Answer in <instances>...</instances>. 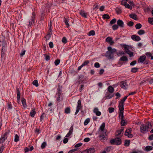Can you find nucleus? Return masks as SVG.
I'll return each instance as SVG.
<instances>
[{
	"label": "nucleus",
	"mask_w": 153,
	"mask_h": 153,
	"mask_svg": "<svg viewBox=\"0 0 153 153\" xmlns=\"http://www.w3.org/2000/svg\"><path fill=\"white\" fill-rule=\"evenodd\" d=\"M149 126H150L151 127H152V125L150 122H148L147 125L144 124H142L140 127V131L142 133L145 134L149 131Z\"/></svg>",
	"instance_id": "obj_1"
},
{
	"label": "nucleus",
	"mask_w": 153,
	"mask_h": 153,
	"mask_svg": "<svg viewBox=\"0 0 153 153\" xmlns=\"http://www.w3.org/2000/svg\"><path fill=\"white\" fill-rule=\"evenodd\" d=\"M100 135L98 138L101 141L104 142L107 140L108 139L107 135L106 132H98Z\"/></svg>",
	"instance_id": "obj_2"
},
{
	"label": "nucleus",
	"mask_w": 153,
	"mask_h": 153,
	"mask_svg": "<svg viewBox=\"0 0 153 153\" xmlns=\"http://www.w3.org/2000/svg\"><path fill=\"white\" fill-rule=\"evenodd\" d=\"M110 143L112 145H118L121 144L122 141L120 138L117 137L114 139L111 140Z\"/></svg>",
	"instance_id": "obj_3"
},
{
	"label": "nucleus",
	"mask_w": 153,
	"mask_h": 153,
	"mask_svg": "<svg viewBox=\"0 0 153 153\" xmlns=\"http://www.w3.org/2000/svg\"><path fill=\"white\" fill-rule=\"evenodd\" d=\"M35 13L33 12L32 14V16L28 20V23L27 24V25L29 27H31L34 24L35 19Z\"/></svg>",
	"instance_id": "obj_4"
},
{
	"label": "nucleus",
	"mask_w": 153,
	"mask_h": 153,
	"mask_svg": "<svg viewBox=\"0 0 153 153\" xmlns=\"http://www.w3.org/2000/svg\"><path fill=\"white\" fill-rule=\"evenodd\" d=\"M10 132V131H6L4 134L2 135L0 138V143H3L5 140L7 139V135Z\"/></svg>",
	"instance_id": "obj_5"
},
{
	"label": "nucleus",
	"mask_w": 153,
	"mask_h": 153,
	"mask_svg": "<svg viewBox=\"0 0 153 153\" xmlns=\"http://www.w3.org/2000/svg\"><path fill=\"white\" fill-rule=\"evenodd\" d=\"M132 131V129L131 128L126 129L125 133V135L128 138H132L133 137V135L131 133Z\"/></svg>",
	"instance_id": "obj_6"
},
{
	"label": "nucleus",
	"mask_w": 153,
	"mask_h": 153,
	"mask_svg": "<svg viewBox=\"0 0 153 153\" xmlns=\"http://www.w3.org/2000/svg\"><path fill=\"white\" fill-rule=\"evenodd\" d=\"M82 107L81 101L80 100H78L77 102V105L76 107V110L75 113V114H76L79 112V110Z\"/></svg>",
	"instance_id": "obj_7"
},
{
	"label": "nucleus",
	"mask_w": 153,
	"mask_h": 153,
	"mask_svg": "<svg viewBox=\"0 0 153 153\" xmlns=\"http://www.w3.org/2000/svg\"><path fill=\"white\" fill-rule=\"evenodd\" d=\"M105 123H102L99 129L98 132H107L106 130L105 129Z\"/></svg>",
	"instance_id": "obj_8"
},
{
	"label": "nucleus",
	"mask_w": 153,
	"mask_h": 153,
	"mask_svg": "<svg viewBox=\"0 0 153 153\" xmlns=\"http://www.w3.org/2000/svg\"><path fill=\"white\" fill-rule=\"evenodd\" d=\"M117 24L118 27H119L121 28H123L124 27V24L122 20L119 19L117 21Z\"/></svg>",
	"instance_id": "obj_9"
},
{
	"label": "nucleus",
	"mask_w": 153,
	"mask_h": 153,
	"mask_svg": "<svg viewBox=\"0 0 153 153\" xmlns=\"http://www.w3.org/2000/svg\"><path fill=\"white\" fill-rule=\"evenodd\" d=\"M51 5V3L48 2L46 4H45V6L44 7H42V8H43V9H44V10H45V11L46 12H48L50 8Z\"/></svg>",
	"instance_id": "obj_10"
},
{
	"label": "nucleus",
	"mask_w": 153,
	"mask_h": 153,
	"mask_svg": "<svg viewBox=\"0 0 153 153\" xmlns=\"http://www.w3.org/2000/svg\"><path fill=\"white\" fill-rule=\"evenodd\" d=\"M121 87L124 89H126L128 87V85L126 82L122 81L120 82Z\"/></svg>",
	"instance_id": "obj_11"
},
{
	"label": "nucleus",
	"mask_w": 153,
	"mask_h": 153,
	"mask_svg": "<svg viewBox=\"0 0 153 153\" xmlns=\"http://www.w3.org/2000/svg\"><path fill=\"white\" fill-rule=\"evenodd\" d=\"M124 48L125 52L129 55L130 57H132L133 56V52L131 51L127 47H125Z\"/></svg>",
	"instance_id": "obj_12"
},
{
	"label": "nucleus",
	"mask_w": 153,
	"mask_h": 153,
	"mask_svg": "<svg viewBox=\"0 0 153 153\" xmlns=\"http://www.w3.org/2000/svg\"><path fill=\"white\" fill-rule=\"evenodd\" d=\"M131 39L135 41L138 42L141 40L139 36L135 35L131 36Z\"/></svg>",
	"instance_id": "obj_13"
},
{
	"label": "nucleus",
	"mask_w": 153,
	"mask_h": 153,
	"mask_svg": "<svg viewBox=\"0 0 153 153\" xmlns=\"http://www.w3.org/2000/svg\"><path fill=\"white\" fill-rule=\"evenodd\" d=\"M107 49L108 51L110 52L112 56H114L113 55L114 53L117 51V50L115 49H112L111 47H108L107 48Z\"/></svg>",
	"instance_id": "obj_14"
},
{
	"label": "nucleus",
	"mask_w": 153,
	"mask_h": 153,
	"mask_svg": "<svg viewBox=\"0 0 153 153\" xmlns=\"http://www.w3.org/2000/svg\"><path fill=\"white\" fill-rule=\"evenodd\" d=\"M79 80L78 81V82L80 84L81 82L85 81L86 80V78L84 76L81 75L78 77Z\"/></svg>",
	"instance_id": "obj_15"
},
{
	"label": "nucleus",
	"mask_w": 153,
	"mask_h": 153,
	"mask_svg": "<svg viewBox=\"0 0 153 153\" xmlns=\"http://www.w3.org/2000/svg\"><path fill=\"white\" fill-rule=\"evenodd\" d=\"M93 112L95 113L96 115L97 116H100L101 114V112L99 111L98 109L97 108H95L93 110Z\"/></svg>",
	"instance_id": "obj_16"
},
{
	"label": "nucleus",
	"mask_w": 153,
	"mask_h": 153,
	"mask_svg": "<svg viewBox=\"0 0 153 153\" xmlns=\"http://www.w3.org/2000/svg\"><path fill=\"white\" fill-rule=\"evenodd\" d=\"M146 58V57L144 55L140 56L138 59V62L143 63L144 61L145 60Z\"/></svg>",
	"instance_id": "obj_17"
},
{
	"label": "nucleus",
	"mask_w": 153,
	"mask_h": 153,
	"mask_svg": "<svg viewBox=\"0 0 153 153\" xmlns=\"http://www.w3.org/2000/svg\"><path fill=\"white\" fill-rule=\"evenodd\" d=\"M105 56L109 59H113L114 57V56H112L108 51L106 52Z\"/></svg>",
	"instance_id": "obj_18"
},
{
	"label": "nucleus",
	"mask_w": 153,
	"mask_h": 153,
	"mask_svg": "<svg viewBox=\"0 0 153 153\" xmlns=\"http://www.w3.org/2000/svg\"><path fill=\"white\" fill-rule=\"evenodd\" d=\"M120 111H123L124 110V104L120 102L119 105Z\"/></svg>",
	"instance_id": "obj_19"
},
{
	"label": "nucleus",
	"mask_w": 153,
	"mask_h": 153,
	"mask_svg": "<svg viewBox=\"0 0 153 153\" xmlns=\"http://www.w3.org/2000/svg\"><path fill=\"white\" fill-rule=\"evenodd\" d=\"M107 89L108 92L112 94L114 92V88L111 86H109Z\"/></svg>",
	"instance_id": "obj_20"
},
{
	"label": "nucleus",
	"mask_w": 153,
	"mask_h": 153,
	"mask_svg": "<svg viewBox=\"0 0 153 153\" xmlns=\"http://www.w3.org/2000/svg\"><path fill=\"white\" fill-rule=\"evenodd\" d=\"M80 14L82 17L85 18H87V13H86L85 11L83 10H81L80 12Z\"/></svg>",
	"instance_id": "obj_21"
},
{
	"label": "nucleus",
	"mask_w": 153,
	"mask_h": 153,
	"mask_svg": "<svg viewBox=\"0 0 153 153\" xmlns=\"http://www.w3.org/2000/svg\"><path fill=\"white\" fill-rule=\"evenodd\" d=\"M106 98L107 99L111 98L114 96L113 94L108 92L106 94Z\"/></svg>",
	"instance_id": "obj_22"
},
{
	"label": "nucleus",
	"mask_w": 153,
	"mask_h": 153,
	"mask_svg": "<svg viewBox=\"0 0 153 153\" xmlns=\"http://www.w3.org/2000/svg\"><path fill=\"white\" fill-rule=\"evenodd\" d=\"M153 149V147L151 146H148L146 147L145 150L146 152L152 150Z\"/></svg>",
	"instance_id": "obj_23"
},
{
	"label": "nucleus",
	"mask_w": 153,
	"mask_h": 153,
	"mask_svg": "<svg viewBox=\"0 0 153 153\" xmlns=\"http://www.w3.org/2000/svg\"><path fill=\"white\" fill-rule=\"evenodd\" d=\"M129 17L135 20H137V15L135 14H131L129 15Z\"/></svg>",
	"instance_id": "obj_24"
},
{
	"label": "nucleus",
	"mask_w": 153,
	"mask_h": 153,
	"mask_svg": "<svg viewBox=\"0 0 153 153\" xmlns=\"http://www.w3.org/2000/svg\"><path fill=\"white\" fill-rule=\"evenodd\" d=\"M123 129H121L120 130H117L116 132V136H117L119 135L122 133H123Z\"/></svg>",
	"instance_id": "obj_25"
},
{
	"label": "nucleus",
	"mask_w": 153,
	"mask_h": 153,
	"mask_svg": "<svg viewBox=\"0 0 153 153\" xmlns=\"http://www.w3.org/2000/svg\"><path fill=\"white\" fill-rule=\"evenodd\" d=\"M22 102L23 107L25 108H26L27 105L26 103V100L24 98H23L22 99Z\"/></svg>",
	"instance_id": "obj_26"
},
{
	"label": "nucleus",
	"mask_w": 153,
	"mask_h": 153,
	"mask_svg": "<svg viewBox=\"0 0 153 153\" xmlns=\"http://www.w3.org/2000/svg\"><path fill=\"white\" fill-rule=\"evenodd\" d=\"M61 90L60 89V88H58V93H57V94L58 95V98H57V101H59L60 100V95L61 94Z\"/></svg>",
	"instance_id": "obj_27"
},
{
	"label": "nucleus",
	"mask_w": 153,
	"mask_h": 153,
	"mask_svg": "<svg viewBox=\"0 0 153 153\" xmlns=\"http://www.w3.org/2000/svg\"><path fill=\"white\" fill-rule=\"evenodd\" d=\"M120 60L123 61H128V59L126 56H123L120 58Z\"/></svg>",
	"instance_id": "obj_28"
},
{
	"label": "nucleus",
	"mask_w": 153,
	"mask_h": 153,
	"mask_svg": "<svg viewBox=\"0 0 153 153\" xmlns=\"http://www.w3.org/2000/svg\"><path fill=\"white\" fill-rule=\"evenodd\" d=\"M87 150L88 153H94L95 151V149L94 148H90Z\"/></svg>",
	"instance_id": "obj_29"
},
{
	"label": "nucleus",
	"mask_w": 153,
	"mask_h": 153,
	"mask_svg": "<svg viewBox=\"0 0 153 153\" xmlns=\"http://www.w3.org/2000/svg\"><path fill=\"white\" fill-rule=\"evenodd\" d=\"M116 12L117 14H121L122 13V10L120 8L116 7L115 9Z\"/></svg>",
	"instance_id": "obj_30"
},
{
	"label": "nucleus",
	"mask_w": 153,
	"mask_h": 153,
	"mask_svg": "<svg viewBox=\"0 0 153 153\" xmlns=\"http://www.w3.org/2000/svg\"><path fill=\"white\" fill-rule=\"evenodd\" d=\"M95 32L94 30H91L89 32L88 35L89 36H94L95 35Z\"/></svg>",
	"instance_id": "obj_31"
},
{
	"label": "nucleus",
	"mask_w": 153,
	"mask_h": 153,
	"mask_svg": "<svg viewBox=\"0 0 153 153\" xmlns=\"http://www.w3.org/2000/svg\"><path fill=\"white\" fill-rule=\"evenodd\" d=\"M130 140H126L125 141L124 145L126 146H129Z\"/></svg>",
	"instance_id": "obj_32"
},
{
	"label": "nucleus",
	"mask_w": 153,
	"mask_h": 153,
	"mask_svg": "<svg viewBox=\"0 0 153 153\" xmlns=\"http://www.w3.org/2000/svg\"><path fill=\"white\" fill-rule=\"evenodd\" d=\"M145 33V31L144 30H140L138 31L137 33L138 34L140 35H142L144 34Z\"/></svg>",
	"instance_id": "obj_33"
},
{
	"label": "nucleus",
	"mask_w": 153,
	"mask_h": 153,
	"mask_svg": "<svg viewBox=\"0 0 153 153\" xmlns=\"http://www.w3.org/2000/svg\"><path fill=\"white\" fill-rule=\"evenodd\" d=\"M36 113V112L34 111V110H32L30 112V116L32 117H34Z\"/></svg>",
	"instance_id": "obj_34"
},
{
	"label": "nucleus",
	"mask_w": 153,
	"mask_h": 153,
	"mask_svg": "<svg viewBox=\"0 0 153 153\" xmlns=\"http://www.w3.org/2000/svg\"><path fill=\"white\" fill-rule=\"evenodd\" d=\"M20 91L19 90V89L17 88V98L18 100H20Z\"/></svg>",
	"instance_id": "obj_35"
},
{
	"label": "nucleus",
	"mask_w": 153,
	"mask_h": 153,
	"mask_svg": "<svg viewBox=\"0 0 153 153\" xmlns=\"http://www.w3.org/2000/svg\"><path fill=\"white\" fill-rule=\"evenodd\" d=\"M43 8H42V11H41V16L44 17L45 16V13L46 12L45 10H44V9Z\"/></svg>",
	"instance_id": "obj_36"
},
{
	"label": "nucleus",
	"mask_w": 153,
	"mask_h": 153,
	"mask_svg": "<svg viewBox=\"0 0 153 153\" xmlns=\"http://www.w3.org/2000/svg\"><path fill=\"white\" fill-rule=\"evenodd\" d=\"M149 23L152 25H153V18H149L148 19Z\"/></svg>",
	"instance_id": "obj_37"
},
{
	"label": "nucleus",
	"mask_w": 153,
	"mask_h": 153,
	"mask_svg": "<svg viewBox=\"0 0 153 153\" xmlns=\"http://www.w3.org/2000/svg\"><path fill=\"white\" fill-rule=\"evenodd\" d=\"M142 25L140 23H138L135 26V27L136 29H140L141 28Z\"/></svg>",
	"instance_id": "obj_38"
},
{
	"label": "nucleus",
	"mask_w": 153,
	"mask_h": 153,
	"mask_svg": "<svg viewBox=\"0 0 153 153\" xmlns=\"http://www.w3.org/2000/svg\"><path fill=\"white\" fill-rule=\"evenodd\" d=\"M123 111H120L119 117L121 119H123L124 116H123Z\"/></svg>",
	"instance_id": "obj_39"
},
{
	"label": "nucleus",
	"mask_w": 153,
	"mask_h": 153,
	"mask_svg": "<svg viewBox=\"0 0 153 153\" xmlns=\"http://www.w3.org/2000/svg\"><path fill=\"white\" fill-rule=\"evenodd\" d=\"M65 112L66 114H69L70 112V109L69 107H68L66 108L65 110Z\"/></svg>",
	"instance_id": "obj_40"
},
{
	"label": "nucleus",
	"mask_w": 153,
	"mask_h": 153,
	"mask_svg": "<svg viewBox=\"0 0 153 153\" xmlns=\"http://www.w3.org/2000/svg\"><path fill=\"white\" fill-rule=\"evenodd\" d=\"M33 85H35L36 87L39 86V84L37 80H34L33 82Z\"/></svg>",
	"instance_id": "obj_41"
},
{
	"label": "nucleus",
	"mask_w": 153,
	"mask_h": 153,
	"mask_svg": "<svg viewBox=\"0 0 153 153\" xmlns=\"http://www.w3.org/2000/svg\"><path fill=\"white\" fill-rule=\"evenodd\" d=\"M89 63V62L88 60H86L83 62V63L82 64V65L83 67L87 65L88 63Z\"/></svg>",
	"instance_id": "obj_42"
},
{
	"label": "nucleus",
	"mask_w": 153,
	"mask_h": 153,
	"mask_svg": "<svg viewBox=\"0 0 153 153\" xmlns=\"http://www.w3.org/2000/svg\"><path fill=\"white\" fill-rule=\"evenodd\" d=\"M69 22L68 20L66 18H65L64 22L65 24L67 25V27H68L69 26V25L68 23Z\"/></svg>",
	"instance_id": "obj_43"
},
{
	"label": "nucleus",
	"mask_w": 153,
	"mask_h": 153,
	"mask_svg": "<svg viewBox=\"0 0 153 153\" xmlns=\"http://www.w3.org/2000/svg\"><path fill=\"white\" fill-rule=\"evenodd\" d=\"M112 40V38L111 37L109 36L107 37L105 39L106 41L107 42H110Z\"/></svg>",
	"instance_id": "obj_44"
},
{
	"label": "nucleus",
	"mask_w": 153,
	"mask_h": 153,
	"mask_svg": "<svg viewBox=\"0 0 153 153\" xmlns=\"http://www.w3.org/2000/svg\"><path fill=\"white\" fill-rule=\"evenodd\" d=\"M138 69V68H132L131 69V72L133 73H136L137 71V70Z\"/></svg>",
	"instance_id": "obj_45"
},
{
	"label": "nucleus",
	"mask_w": 153,
	"mask_h": 153,
	"mask_svg": "<svg viewBox=\"0 0 153 153\" xmlns=\"http://www.w3.org/2000/svg\"><path fill=\"white\" fill-rule=\"evenodd\" d=\"M120 124L122 126H125V125L126 123L123 119H121Z\"/></svg>",
	"instance_id": "obj_46"
},
{
	"label": "nucleus",
	"mask_w": 153,
	"mask_h": 153,
	"mask_svg": "<svg viewBox=\"0 0 153 153\" xmlns=\"http://www.w3.org/2000/svg\"><path fill=\"white\" fill-rule=\"evenodd\" d=\"M90 122V119L89 118L87 119L84 121V124L85 125H87Z\"/></svg>",
	"instance_id": "obj_47"
},
{
	"label": "nucleus",
	"mask_w": 153,
	"mask_h": 153,
	"mask_svg": "<svg viewBox=\"0 0 153 153\" xmlns=\"http://www.w3.org/2000/svg\"><path fill=\"white\" fill-rule=\"evenodd\" d=\"M114 108L113 107L109 108L108 109V110L109 113H111L113 112L114 111Z\"/></svg>",
	"instance_id": "obj_48"
},
{
	"label": "nucleus",
	"mask_w": 153,
	"mask_h": 153,
	"mask_svg": "<svg viewBox=\"0 0 153 153\" xmlns=\"http://www.w3.org/2000/svg\"><path fill=\"white\" fill-rule=\"evenodd\" d=\"M128 97V96H125L120 101V102H121V103H124V102L127 99V98Z\"/></svg>",
	"instance_id": "obj_49"
},
{
	"label": "nucleus",
	"mask_w": 153,
	"mask_h": 153,
	"mask_svg": "<svg viewBox=\"0 0 153 153\" xmlns=\"http://www.w3.org/2000/svg\"><path fill=\"white\" fill-rule=\"evenodd\" d=\"M125 7L126 8L129 9L130 10H132V7L127 3H126V5L125 6Z\"/></svg>",
	"instance_id": "obj_50"
},
{
	"label": "nucleus",
	"mask_w": 153,
	"mask_h": 153,
	"mask_svg": "<svg viewBox=\"0 0 153 153\" xmlns=\"http://www.w3.org/2000/svg\"><path fill=\"white\" fill-rule=\"evenodd\" d=\"M102 18L103 19H109L110 18V16L108 15L105 14L102 16Z\"/></svg>",
	"instance_id": "obj_51"
},
{
	"label": "nucleus",
	"mask_w": 153,
	"mask_h": 153,
	"mask_svg": "<svg viewBox=\"0 0 153 153\" xmlns=\"http://www.w3.org/2000/svg\"><path fill=\"white\" fill-rule=\"evenodd\" d=\"M118 27H119L117 25H114L112 26V28L113 30H115L118 28Z\"/></svg>",
	"instance_id": "obj_52"
},
{
	"label": "nucleus",
	"mask_w": 153,
	"mask_h": 153,
	"mask_svg": "<svg viewBox=\"0 0 153 153\" xmlns=\"http://www.w3.org/2000/svg\"><path fill=\"white\" fill-rule=\"evenodd\" d=\"M19 137L18 134H16L15 136L14 141L15 142H17L19 141Z\"/></svg>",
	"instance_id": "obj_53"
},
{
	"label": "nucleus",
	"mask_w": 153,
	"mask_h": 153,
	"mask_svg": "<svg viewBox=\"0 0 153 153\" xmlns=\"http://www.w3.org/2000/svg\"><path fill=\"white\" fill-rule=\"evenodd\" d=\"M46 146V143L45 142H43L41 145V147L42 149L45 148Z\"/></svg>",
	"instance_id": "obj_54"
},
{
	"label": "nucleus",
	"mask_w": 153,
	"mask_h": 153,
	"mask_svg": "<svg viewBox=\"0 0 153 153\" xmlns=\"http://www.w3.org/2000/svg\"><path fill=\"white\" fill-rule=\"evenodd\" d=\"M60 62V60L59 59H57L56 60L55 62H54V63L55 64V65L56 66L58 65Z\"/></svg>",
	"instance_id": "obj_55"
},
{
	"label": "nucleus",
	"mask_w": 153,
	"mask_h": 153,
	"mask_svg": "<svg viewBox=\"0 0 153 153\" xmlns=\"http://www.w3.org/2000/svg\"><path fill=\"white\" fill-rule=\"evenodd\" d=\"M62 42L63 43L65 44L67 42V40L66 38L64 37L62 39Z\"/></svg>",
	"instance_id": "obj_56"
},
{
	"label": "nucleus",
	"mask_w": 153,
	"mask_h": 153,
	"mask_svg": "<svg viewBox=\"0 0 153 153\" xmlns=\"http://www.w3.org/2000/svg\"><path fill=\"white\" fill-rule=\"evenodd\" d=\"M134 22L131 21H129L127 24V25L129 27H131L133 25Z\"/></svg>",
	"instance_id": "obj_57"
},
{
	"label": "nucleus",
	"mask_w": 153,
	"mask_h": 153,
	"mask_svg": "<svg viewBox=\"0 0 153 153\" xmlns=\"http://www.w3.org/2000/svg\"><path fill=\"white\" fill-rule=\"evenodd\" d=\"M116 22V19H113L110 22V23L111 24H113L115 23Z\"/></svg>",
	"instance_id": "obj_58"
},
{
	"label": "nucleus",
	"mask_w": 153,
	"mask_h": 153,
	"mask_svg": "<svg viewBox=\"0 0 153 153\" xmlns=\"http://www.w3.org/2000/svg\"><path fill=\"white\" fill-rule=\"evenodd\" d=\"M7 108L8 109H11L12 108V105L10 103H8Z\"/></svg>",
	"instance_id": "obj_59"
},
{
	"label": "nucleus",
	"mask_w": 153,
	"mask_h": 153,
	"mask_svg": "<svg viewBox=\"0 0 153 153\" xmlns=\"http://www.w3.org/2000/svg\"><path fill=\"white\" fill-rule=\"evenodd\" d=\"M94 67L96 68H99L100 67V65L99 63L98 62H96L94 64Z\"/></svg>",
	"instance_id": "obj_60"
},
{
	"label": "nucleus",
	"mask_w": 153,
	"mask_h": 153,
	"mask_svg": "<svg viewBox=\"0 0 153 153\" xmlns=\"http://www.w3.org/2000/svg\"><path fill=\"white\" fill-rule=\"evenodd\" d=\"M4 149V145H2L1 147H0V153H2V152L3 151V150Z\"/></svg>",
	"instance_id": "obj_61"
},
{
	"label": "nucleus",
	"mask_w": 153,
	"mask_h": 153,
	"mask_svg": "<svg viewBox=\"0 0 153 153\" xmlns=\"http://www.w3.org/2000/svg\"><path fill=\"white\" fill-rule=\"evenodd\" d=\"M44 113H43L41 115L40 117V121H42L43 120V119L44 118Z\"/></svg>",
	"instance_id": "obj_62"
},
{
	"label": "nucleus",
	"mask_w": 153,
	"mask_h": 153,
	"mask_svg": "<svg viewBox=\"0 0 153 153\" xmlns=\"http://www.w3.org/2000/svg\"><path fill=\"white\" fill-rule=\"evenodd\" d=\"M67 137L65 138L63 140V142L65 144L67 143L68 142V139Z\"/></svg>",
	"instance_id": "obj_63"
},
{
	"label": "nucleus",
	"mask_w": 153,
	"mask_h": 153,
	"mask_svg": "<svg viewBox=\"0 0 153 153\" xmlns=\"http://www.w3.org/2000/svg\"><path fill=\"white\" fill-rule=\"evenodd\" d=\"M82 144L81 143L77 144L75 145V147L76 148L79 147L81 146L82 145Z\"/></svg>",
	"instance_id": "obj_64"
}]
</instances>
